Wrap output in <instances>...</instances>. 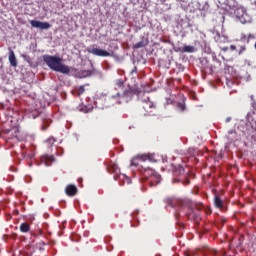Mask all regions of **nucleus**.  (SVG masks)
Listing matches in <instances>:
<instances>
[{
    "label": "nucleus",
    "mask_w": 256,
    "mask_h": 256,
    "mask_svg": "<svg viewBox=\"0 0 256 256\" xmlns=\"http://www.w3.org/2000/svg\"><path fill=\"white\" fill-rule=\"evenodd\" d=\"M49 125H51V119H44L42 124V131H47Z\"/></svg>",
    "instance_id": "17"
},
{
    "label": "nucleus",
    "mask_w": 256,
    "mask_h": 256,
    "mask_svg": "<svg viewBox=\"0 0 256 256\" xmlns=\"http://www.w3.org/2000/svg\"><path fill=\"white\" fill-rule=\"evenodd\" d=\"M230 49H231V51H237V46L231 45V46H230Z\"/></svg>",
    "instance_id": "26"
},
{
    "label": "nucleus",
    "mask_w": 256,
    "mask_h": 256,
    "mask_svg": "<svg viewBox=\"0 0 256 256\" xmlns=\"http://www.w3.org/2000/svg\"><path fill=\"white\" fill-rule=\"evenodd\" d=\"M20 231L21 233H29V231H31V226L27 222L21 223Z\"/></svg>",
    "instance_id": "12"
},
{
    "label": "nucleus",
    "mask_w": 256,
    "mask_h": 256,
    "mask_svg": "<svg viewBox=\"0 0 256 256\" xmlns=\"http://www.w3.org/2000/svg\"><path fill=\"white\" fill-rule=\"evenodd\" d=\"M142 107H143L144 111H146V113H151V110L155 109V104H153L152 101L144 100Z\"/></svg>",
    "instance_id": "8"
},
{
    "label": "nucleus",
    "mask_w": 256,
    "mask_h": 256,
    "mask_svg": "<svg viewBox=\"0 0 256 256\" xmlns=\"http://www.w3.org/2000/svg\"><path fill=\"white\" fill-rule=\"evenodd\" d=\"M85 73H86V74H85L86 77L91 76V71H86Z\"/></svg>",
    "instance_id": "29"
},
{
    "label": "nucleus",
    "mask_w": 256,
    "mask_h": 256,
    "mask_svg": "<svg viewBox=\"0 0 256 256\" xmlns=\"http://www.w3.org/2000/svg\"><path fill=\"white\" fill-rule=\"evenodd\" d=\"M177 107L180 109V111H185V103H178Z\"/></svg>",
    "instance_id": "22"
},
{
    "label": "nucleus",
    "mask_w": 256,
    "mask_h": 256,
    "mask_svg": "<svg viewBox=\"0 0 256 256\" xmlns=\"http://www.w3.org/2000/svg\"><path fill=\"white\" fill-rule=\"evenodd\" d=\"M37 235H43V230H41V229L38 230V231H37Z\"/></svg>",
    "instance_id": "30"
},
{
    "label": "nucleus",
    "mask_w": 256,
    "mask_h": 256,
    "mask_svg": "<svg viewBox=\"0 0 256 256\" xmlns=\"http://www.w3.org/2000/svg\"><path fill=\"white\" fill-rule=\"evenodd\" d=\"M150 157L147 154L137 155L134 157L130 163L131 167H137L139 165L136 161H149Z\"/></svg>",
    "instance_id": "6"
},
{
    "label": "nucleus",
    "mask_w": 256,
    "mask_h": 256,
    "mask_svg": "<svg viewBox=\"0 0 256 256\" xmlns=\"http://www.w3.org/2000/svg\"><path fill=\"white\" fill-rule=\"evenodd\" d=\"M87 51L91 53V55H95L96 57H112L113 56V54L101 48H95V47L88 48Z\"/></svg>",
    "instance_id": "4"
},
{
    "label": "nucleus",
    "mask_w": 256,
    "mask_h": 256,
    "mask_svg": "<svg viewBox=\"0 0 256 256\" xmlns=\"http://www.w3.org/2000/svg\"><path fill=\"white\" fill-rule=\"evenodd\" d=\"M189 215V217H191L193 214L192 213H190V214H188Z\"/></svg>",
    "instance_id": "35"
},
{
    "label": "nucleus",
    "mask_w": 256,
    "mask_h": 256,
    "mask_svg": "<svg viewBox=\"0 0 256 256\" xmlns=\"http://www.w3.org/2000/svg\"><path fill=\"white\" fill-rule=\"evenodd\" d=\"M246 49H247V47H246L245 45H241V46H240V49H239V52H238L239 55H241V53L245 52Z\"/></svg>",
    "instance_id": "23"
},
{
    "label": "nucleus",
    "mask_w": 256,
    "mask_h": 256,
    "mask_svg": "<svg viewBox=\"0 0 256 256\" xmlns=\"http://www.w3.org/2000/svg\"><path fill=\"white\" fill-rule=\"evenodd\" d=\"M42 160H43V161H49V162L55 161V159L53 158V156H49V155H44V156L42 157Z\"/></svg>",
    "instance_id": "20"
},
{
    "label": "nucleus",
    "mask_w": 256,
    "mask_h": 256,
    "mask_svg": "<svg viewBox=\"0 0 256 256\" xmlns=\"http://www.w3.org/2000/svg\"><path fill=\"white\" fill-rule=\"evenodd\" d=\"M43 61L52 71H56V73H63V75H69L71 73V68L63 64V58L59 56L44 55Z\"/></svg>",
    "instance_id": "1"
},
{
    "label": "nucleus",
    "mask_w": 256,
    "mask_h": 256,
    "mask_svg": "<svg viewBox=\"0 0 256 256\" xmlns=\"http://www.w3.org/2000/svg\"><path fill=\"white\" fill-rule=\"evenodd\" d=\"M251 39H255V35L253 34H248L247 35V43H249L251 41Z\"/></svg>",
    "instance_id": "25"
},
{
    "label": "nucleus",
    "mask_w": 256,
    "mask_h": 256,
    "mask_svg": "<svg viewBox=\"0 0 256 256\" xmlns=\"http://www.w3.org/2000/svg\"><path fill=\"white\" fill-rule=\"evenodd\" d=\"M77 95L81 96L85 93V85H81L76 89Z\"/></svg>",
    "instance_id": "19"
},
{
    "label": "nucleus",
    "mask_w": 256,
    "mask_h": 256,
    "mask_svg": "<svg viewBox=\"0 0 256 256\" xmlns=\"http://www.w3.org/2000/svg\"><path fill=\"white\" fill-rule=\"evenodd\" d=\"M23 57H24V59H26V58H27V56H25V55H24Z\"/></svg>",
    "instance_id": "36"
},
{
    "label": "nucleus",
    "mask_w": 256,
    "mask_h": 256,
    "mask_svg": "<svg viewBox=\"0 0 256 256\" xmlns=\"http://www.w3.org/2000/svg\"><path fill=\"white\" fill-rule=\"evenodd\" d=\"M132 73H137V67H134V69L132 70Z\"/></svg>",
    "instance_id": "31"
},
{
    "label": "nucleus",
    "mask_w": 256,
    "mask_h": 256,
    "mask_svg": "<svg viewBox=\"0 0 256 256\" xmlns=\"http://www.w3.org/2000/svg\"><path fill=\"white\" fill-rule=\"evenodd\" d=\"M229 121H231V118L226 119V123H229Z\"/></svg>",
    "instance_id": "32"
},
{
    "label": "nucleus",
    "mask_w": 256,
    "mask_h": 256,
    "mask_svg": "<svg viewBox=\"0 0 256 256\" xmlns=\"http://www.w3.org/2000/svg\"><path fill=\"white\" fill-rule=\"evenodd\" d=\"M150 183H154L155 185H159L161 183V175L157 174V172L154 173L152 178H150Z\"/></svg>",
    "instance_id": "13"
},
{
    "label": "nucleus",
    "mask_w": 256,
    "mask_h": 256,
    "mask_svg": "<svg viewBox=\"0 0 256 256\" xmlns=\"http://www.w3.org/2000/svg\"><path fill=\"white\" fill-rule=\"evenodd\" d=\"M147 46V43H145V41H140V42H137L135 45H134V49H141L143 47H146Z\"/></svg>",
    "instance_id": "18"
},
{
    "label": "nucleus",
    "mask_w": 256,
    "mask_h": 256,
    "mask_svg": "<svg viewBox=\"0 0 256 256\" xmlns=\"http://www.w3.org/2000/svg\"><path fill=\"white\" fill-rule=\"evenodd\" d=\"M174 173H178V175H183L185 173V169L181 165H177L173 169Z\"/></svg>",
    "instance_id": "16"
},
{
    "label": "nucleus",
    "mask_w": 256,
    "mask_h": 256,
    "mask_svg": "<svg viewBox=\"0 0 256 256\" xmlns=\"http://www.w3.org/2000/svg\"><path fill=\"white\" fill-rule=\"evenodd\" d=\"M131 215L132 219H137V216L139 215V210H135Z\"/></svg>",
    "instance_id": "24"
},
{
    "label": "nucleus",
    "mask_w": 256,
    "mask_h": 256,
    "mask_svg": "<svg viewBox=\"0 0 256 256\" xmlns=\"http://www.w3.org/2000/svg\"><path fill=\"white\" fill-rule=\"evenodd\" d=\"M241 40H242V41H246V43H247V35H243V36L241 37Z\"/></svg>",
    "instance_id": "28"
},
{
    "label": "nucleus",
    "mask_w": 256,
    "mask_h": 256,
    "mask_svg": "<svg viewBox=\"0 0 256 256\" xmlns=\"http://www.w3.org/2000/svg\"><path fill=\"white\" fill-rule=\"evenodd\" d=\"M119 91L116 93V95H112L111 99H116V103H129L131 99H133V95L135 93L131 89H125V85L123 84V81L117 80L116 81V88Z\"/></svg>",
    "instance_id": "2"
},
{
    "label": "nucleus",
    "mask_w": 256,
    "mask_h": 256,
    "mask_svg": "<svg viewBox=\"0 0 256 256\" xmlns=\"http://www.w3.org/2000/svg\"><path fill=\"white\" fill-rule=\"evenodd\" d=\"M65 193L68 197H75L77 195V186L74 184H69L65 188Z\"/></svg>",
    "instance_id": "7"
},
{
    "label": "nucleus",
    "mask_w": 256,
    "mask_h": 256,
    "mask_svg": "<svg viewBox=\"0 0 256 256\" xmlns=\"http://www.w3.org/2000/svg\"><path fill=\"white\" fill-rule=\"evenodd\" d=\"M107 171L108 173H115L116 175H119L120 170L119 166L117 164L110 162L109 165L107 166Z\"/></svg>",
    "instance_id": "9"
},
{
    "label": "nucleus",
    "mask_w": 256,
    "mask_h": 256,
    "mask_svg": "<svg viewBox=\"0 0 256 256\" xmlns=\"http://www.w3.org/2000/svg\"><path fill=\"white\" fill-rule=\"evenodd\" d=\"M5 135L8 141H10V139H16V141H21V131L18 127H13L10 130H6Z\"/></svg>",
    "instance_id": "3"
},
{
    "label": "nucleus",
    "mask_w": 256,
    "mask_h": 256,
    "mask_svg": "<svg viewBox=\"0 0 256 256\" xmlns=\"http://www.w3.org/2000/svg\"><path fill=\"white\" fill-rule=\"evenodd\" d=\"M221 51H223L224 53H226V51H229V47H222Z\"/></svg>",
    "instance_id": "27"
},
{
    "label": "nucleus",
    "mask_w": 256,
    "mask_h": 256,
    "mask_svg": "<svg viewBox=\"0 0 256 256\" xmlns=\"http://www.w3.org/2000/svg\"><path fill=\"white\" fill-rule=\"evenodd\" d=\"M180 53H195V51H197V49L195 48V46H189L186 45L182 48H179Z\"/></svg>",
    "instance_id": "10"
},
{
    "label": "nucleus",
    "mask_w": 256,
    "mask_h": 256,
    "mask_svg": "<svg viewBox=\"0 0 256 256\" xmlns=\"http://www.w3.org/2000/svg\"><path fill=\"white\" fill-rule=\"evenodd\" d=\"M214 205L217 209H223V200H221V198H219V196H215Z\"/></svg>",
    "instance_id": "15"
},
{
    "label": "nucleus",
    "mask_w": 256,
    "mask_h": 256,
    "mask_svg": "<svg viewBox=\"0 0 256 256\" xmlns=\"http://www.w3.org/2000/svg\"><path fill=\"white\" fill-rule=\"evenodd\" d=\"M193 217H194L195 219H197L198 215H197V214H193Z\"/></svg>",
    "instance_id": "33"
},
{
    "label": "nucleus",
    "mask_w": 256,
    "mask_h": 256,
    "mask_svg": "<svg viewBox=\"0 0 256 256\" xmlns=\"http://www.w3.org/2000/svg\"><path fill=\"white\" fill-rule=\"evenodd\" d=\"M34 237H36L37 236V233H34V234H32Z\"/></svg>",
    "instance_id": "34"
},
{
    "label": "nucleus",
    "mask_w": 256,
    "mask_h": 256,
    "mask_svg": "<svg viewBox=\"0 0 256 256\" xmlns=\"http://www.w3.org/2000/svg\"><path fill=\"white\" fill-rule=\"evenodd\" d=\"M154 175H155V170L151 168H147L144 170V177H146V179H152Z\"/></svg>",
    "instance_id": "14"
},
{
    "label": "nucleus",
    "mask_w": 256,
    "mask_h": 256,
    "mask_svg": "<svg viewBox=\"0 0 256 256\" xmlns=\"http://www.w3.org/2000/svg\"><path fill=\"white\" fill-rule=\"evenodd\" d=\"M214 39H215L216 43H221V34H219V32H216Z\"/></svg>",
    "instance_id": "21"
},
{
    "label": "nucleus",
    "mask_w": 256,
    "mask_h": 256,
    "mask_svg": "<svg viewBox=\"0 0 256 256\" xmlns=\"http://www.w3.org/2000/svg\"><path fill=\"white\" fill-rule=\"evenodd\" d=\"M8 59L11 67H17V58L15 57V52H13V50H10Z\"/></svg>",
    "instance_id": "11"
},
{
    "label": "nucleus",
    "mask_w": 256,
    "mask_h": 256,
    "mask_svg": "<svg viewBox=\"0 0 256 256\" xmlns=\"http://www.w3.org/2000/svg\"><path fill=\"white\" fill-rule=\"evenodd\" d=\"M30 25L34 27L35 29H42V30H47L51 29V24L49 22H41L37 20H31Z\"/></svg>",
    "instance_id": "5"
}]
</instances>
